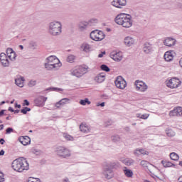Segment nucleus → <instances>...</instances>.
Masks as SVG:
<instances>
[{
  "label": "nucleus",
  "mask_w": 182,
  "mask_h": 182,
  "mask_svg": "<svg viewBox=\"0 0 182 182\" xmlns=\"http://www.w3.org/2000/svg\"><path fill=\"white\" fill-rule=\"evenodd\" d=\"M97 106H100L101 107H105V102L97 103Z\"/></svg>",
  "instance_id": "obj_56"
},
{
  "label": "nucleus",
  "mask_w": 182,
  "mask_h": 182,
  "mask_svg": "<svg viewBox=\"0 0 182 182\" xmlns=\"http://www.w3.org/2000/svg\"><path fill=\"white\" fill-rule=\"evenodd\" d=\"M166 136H168V137H174V136H176V132H174V131H173V129H166Z\"/></svg>",
  "instance_id": "obj_34"
},
{
  "label": "nucleus",
  "mask_w": 182,
  "mask_h": 182,
  "mask_svg": "<svg viewBox=\"0 0 182 182\" xmlns=\"http://www.w3.org/2000/svg\"><path fill=\"white\" fill-rule=\"evenodd\" d=\"M21 112L23 113V114H26L27 111H26V107H25L23 109H21Z\"/></svg>",
  "instance_id": "obj_55"
},
{
  "label": "nucleus",
  "mask_w": 182,
  "mask_h": 182,
  "mask_svg": "<svg viewBox=\"0 0 182 182\" xmlns=\"http://www.w3.org/2000/svg\"><path fill=\"white\" fill-rule=\"evenodd\" d=\"M127 1L126 0H113L112 5L115 8L122 9L123 6H126Z\"/></svg>",
  "instance_id": "obj_16"
},
{
  "label": "nucleus",
  "mask_w": 182,
  "mask_h": 182,
  "mask_svg": "<svg viewBox=\"0 0 182 182\" xmlns=\"http://www.w3.org/2000/svg\"><path fill=\"white\" fill-rule=\"evenodd\" d=\"M11 167L15 171L22 173V171H25V170H29V164L26 158L20 157L12 162Z\"/></svg>",
  "instance_id": "obj_1"
},
{
  "label": "nucleus",
  "mask_w": 182,
  "mask_h": 182,
  "mask_svg": "<svg viewBox=\"0 0 182 182\" xmlns=\"http://www.w3.org/2000/svg\"><path fill=\"white\" fill-rule=\"evenodd\" d=\"M170 159L171 160H173L174 161H178L180 156L178 154H176L175 152H172L170 154Z\"/></svg>",
  "instance_id": "obj_33"
},
{
  "label": "nucleus",
  "mask_w": 182,
  "mask_h": 182,
  "mask_svg": "<svg viewBox=\"0 0 182 182\" xmlns=\"http://www.w3.org/2000/svg\"><path fill=\"white\" fill-rule=\"evenodd\" d=\"M28 182H41L39 178H29Z\"/></svg>",
  "instance_id": "obj_45"
},
{
  "label": "nucleus",
  "mask_w": 182,
  "mask_h": 182,
  "mask_svg": "<svg viewBox=\"0 0 182 182\" xmlns=\"http://www.w3.org/2000/svg\"><path fill=\"white\" fill-rule=\"evenodd\" d=\"M55 152L59 157H63V159H67V157H70V150L65 147L64 146H58L55 148Z\"/></svg>",
  "instance_id": "obj_5"
},
{
  "label": "nucleus",
  "mask_w": 182,
  "mask_h": 182,
  "mask_svg": "<svg viewBox=\"0 0 182 182\" xmlns=\"http://www.w3.org/2000/svg\"><path fill=\"white\" fill-rule=\"evenodd\" d=\"M75 57L73 55H70L67 58V62H69L70 63H73L75 62Z\"/></svg>",
  "instance_id": "obj_38"
},
{
  "label": "nucleus",
  "mask_w": 182,
  "mask_h": 182,
  "mask_svg": "<svg viewBox=\"0 0 182 182\" xmlns=\"http://www.w3.org/2000/svg\"><path fill=\"white\" fill-rule=\"evenodd\" d=\"M14 52V50L11 48H8L6 49V56L8 57L9 55H11Z\"/></svg>",
  "instance_id": "obj_46"
},
{
  "label": "nucleus",
  "mask_w": 182,
  "mask_h": 182,
  "mask_svg": "<svg viewBox=\"0 0 182 182\" xmlns=\"http://www.w3.org/2000/svg\"><path fill=\"white\" fill-rule=\"evenodd\" d=\"M23 82H25V78H23V77H20L15 80V83L18 87H23Z\"/></svg>",
  "instance_id": "obj_25"
},
{
  "label": "nucleus",
  "mask_w": 182,
  "mask_h": 182,
  "mask_svg": "<svg viewBox=\"0 0 182 182\" xmlns=\"http://www.w3.org/2000/svg\"><path fill=\"white\" fill-rule=\"evenodd\" d=\"M81 50L85 52L86 53H89L92 50V46L89 45L87 43H84L80 46Z\"/></svg>",
  "instance_id": "obj_21"
},
{
  "label": "nucleus",
  "mask_w": 182,
  "mask_h": 182,
  "mask_svg": "<svg viewBox=\"0 0 182 182\" xmlns=\"http://www.w3.org/2000/svg\"><path fill=\"white\" fill-rule=\"evenodd\" d=\"M80 105H82V106H86V105H90V101H89V99L85 98V100H81L80 101Z\"/></svg>",
  "instance_id": "obj_36"
},
{
  "label": "nucleus",
  "mask_w": 182,
  "mask_h": 182,
  "mask_svg": "<svg viewBox=\"0 0 182 182\" xmlns=\"http://www.w3.org/2000/svg\"><path fill=\"white\" fill-rule=\"evenodd\" d=\"M164 59L166 62H171L173 60V55L171 52H166L164 54Z\"/></svg>",
  "instance_id": "obj_28"
},
{
  "label": "nucleus",
  "mask_w": 182,
  "mask_h": 182,
  "mask_svg": "<svg viewBox=\"0 0 182 182\" xmlns=\"http://www.w3.org/2000/svg\"><path fill=\"white\" fill-rule=\"evenodd\" d=\"M0 143L1 144H4L5 143V139H4V138L0 139Z\"/></svg>",
  "instance_id": "obj_61"
},
{
  "label": "nucleus",
  "mask_w": 182,
  "mask_h": 182,
  "mask_svg": "<svg viewBox=\"0 0 182 182\" xmlns=\"http://www.w3.org/2000/svg\"><path fill=\"white\" fill-rule=\"evenodd\" d=\"M178 181L182 182V176L178 178Z\"/></svg>",
  "instance_id": "obj_64"
},
{
  "label": "nucleus",
  "mask_w": 182,
  "mask_h": 182,
  "mask_svg": "<svg viewBox=\"0 0 182 182\" xmlns=\"http://www.w3.org/2000/svg\"><path fill=\"white\" fill-rule=\"evenodd\" d=\"M95 82L97 83H103L105 80H106V75H105V73H100L97 74L95 78H94Z\"/></svg>",
  "instance_id": "obj_17"
},
{
  "label": "nucleus",
  "mask_w": 182,
  "mask_h": 182,
  "mask_svg": "<svg viewBox=\"0 0 182 182\" xmlns=\"http://www.w3.org/2000/svg\"><path fill=\"white\" fill-rule=\"evenodd\" d=\"M12 132H14V129L11 127H9L6 129V134H11Z\"/></svg>",
  "instance_id": "obj_47"
},
{
  "label": "nucleus",
  "mask_w": 182,
  "mask_h": 182,
  "mask_svg": "<svg viewBox=\"0 0 182 182\" xmlns=\"http://www.w3.org/2000/svg\"><path fill=\"white\" fill-rule=\"evenodd\" d=\"M124 130H125V132H127V133H129V132H130V127H126L124 128Z\"/></svg>",
  "instance_id": "obj_60"
},
{
  "label": "nucleus",
  "mask_w": 182,
  "mask_h": 182,
  "mask_svg": "<svg viewBox=\"0 0 182 182\" xmlns=\"http://www.w3.org/2000/svg\"><path fill=\"white\" fill-rule=\"evenodd\" d=\"M88 25H89V23H87V21H80L78 23V28H79L80 31H85V29H86V28H87Z\"/></svg>",
  "instance_id": "obj_26"
},
{
  "label": "nucleus",
  "mask_w": 182,
  "mask_h": 182,
  "mask_svg": "<svg viewBox=\"0 0 182 182\" xmlns=\"http://www.w3.org/2000/svg\"><path fill=\"white\" fill-rule=\"evenodd\" d=\"M48 32L53 36H58L62 33V23L58 21H53L48 24Z\"/></svg>",
  "instance_id": "obj_2"
},
{
  "label": "nucleus",
  "mask_w": 182,
  "mask_h": 182,
  "mask_svg": "<svg viewBox=\"0 0 182 182\" xmlns=\"http://www.w3.org/2000/svg\"><path fill=\"white\" fill-rule=\"evenodd\" d=\"M116 163L107 164L105 163L103 166L102 174L107 180L113 178V170L110 167H114Z\"/></svg>",
  "instance_id": "obj_4"
},
{
  "label": "nucleus",
  "mask_w": 182,
  "mask_h": 182,
  "mask_svg": "<svg viewBox=\"0 0 182 182\" xmlns=\"http://www.w3.org/2000/svg\"><path fill=\"white\" fill-rule=\"evenodd\" d=\"M180 85H181V81L176 77L170 79L167 82V87L171 89H177Z\"/></svg>",
  "instance_id": "obj_8"
},
{
  "label": "nucleus",
  "mask_w": 182,
  "mask_h": 182,
  "mask_svg": "<svg viewBox=\"0 0 182 182\" xmlns=\"http://www.w3.org/2000/svg\"><path fill=\"white\" fill-rule=\"evenodd\" d=\"M141 119H143L144 120H146V119H149V114H141Z\"/></svg>",
  "instance_id": "obj_51"
},
{
  "label": "nucleus",
  "mask_w": 182,
  "mask_h": 182,
  "mask_svg": "<svg viewBox=\"0 0 182 182\" xmlns=\"http://www.w3.org/2000/svg\"><path fill=\"white\" fill-rule=\"evenodd\" d=\"M18 141H20L23 146H28V144H31V138L28 136H20Z\"/></svg>",
  "instance_id": "obj_19"
},
{
  "label": "nucleus",
  "mask_w": 182,
  "mask_h": 182,
  "mask_svg": "<svg viewBox=\"0 0 182 182\" xmlns=\"http://www.w3.org/2000/svg\"><path fill=\"white\" fill-rule=\"evenodd\" d=\"M48 100V97L43 96H38L34 100V103L36 106L39 107H43L45 106V102Z\"/></svg>",
  "instance_id": "obj_11"
},
{
  "label": "nucleus",
  "mask_w": 182,
  "mask_h": 182,
  "mask_svg": "<svg viewBox=\"0 0 182 182\" xmlns=\"http://www.w3.org/2000/svg\"><path fill=\"white\" fill-rule=\"evenodd\" d=\"M14 108H12V107H9V112H11V113H14Z\"/></svg>",
  "instance_id": "obj_59"
},
{
  "label": "nucleus",
  "mask_w": 182,
  "mask_h": 182,
  "mask_svg": "<svg viewBox=\"0 0 182 182\" xmlns=\"http://www.w3.org/2000/svg\"><path fill=\"white\" fill-rule=\"evenodd\" d=\"M123 28H131L133 25V21H132V16L129 14H125L124 17L122 24H121Z\"/></svg>",
  "instance_id": "obj_9"
},
{
  "label": "nucleus",
  "mask_w": 182,
  "mask_h": 182,
  "mask_svg": "<svg viewBox=\"0 0 182 182\" xmlns=\"http://www.w3.org/2000/svg\"><path fill=\"white\" fill-rule=\"evenodd\" d=\"M134 154L135 155V156H140V154H141V152H140V149H136L134 151Z\"/></svg>",
  "instance_id": "obj_50"
},
{
  "label": "nucleus",
  "mask_w": 182,
  "mask_h": 182,
  "mask_svg": "<svg viewBox=\"0 0 182 182\" xmlns=\"http://www.w3.org/2000/svg\"><path fill=\"white\" fill-rule=\"evenodd\" d=\"M44 66L47 70H52L53 69H56L58 68L56 65H54L53 64H50V63H45Z\"/></svg>",
  "instance_id": "obj_30"
},
{
  "label": "nucleus",
  "mask_w": 182,
  "mask_h": 182,
  "mask_svg": "<svg viewBox=\"0 0 182 182\" xmlns=\"http://www.w3.org/2000/svg\"><path fill=\"white\" fill-rule=\"evenodd\" d=\"M5 113V109H2L1 111H0V117H2V116H4Z\"/></svg>",
  "instance_id": "obj_58"
},
{
  "label": "nucleus",
  "mask_w": 182,
  "mask_h": 182,
  "mask_svg": "<svg viewBox=\"0 0 182 182\" xmlns=\"http://www.w3.org/2000/svg\"><path fill=\"white\" fill-rule=\"evenodd\" d=\"M9 59H10V60H12L13 62L14 60H16V53H15V51H14L11 55H9L8 56Z\"/></svg>",
  "instance_id": "obj_37"
},
{
  "label": "nucleus",
  "mask_w": 182,
  "mask_h": 182,
  "mask_svg": "<svg viewBox=\"0 0 182 182\" xmlns=\"http://www.w3.org/2000/svg\"><path fill=\"white\" fill-rule=\"evenodd\" d=\"M8 56L5 53H1L0 54V62L4 68L9 67V60H8Z\"/></svg>",
  "instance_id": "obj_12"
},
{
  "label": "nucleus",
  "mask_w": 182,
  "mask_h": 182,
  "mask_svg": "<svg viewBox=\"0 0 182 182\" xmlns=\"http://www.w3.org/2000/svg\"><path fill=\"white\" fill-rule=\"evenodd\" d=\"M105 33L102 31L95 30L92 31L90 34V37L92 41H95L96 42H100V41H103L105 38Z\"/></svg>",
  "instance_id": "obj_6"
},
{
  "label": "nucleus",
  "mask_w": 182,
  "mask_h": 182,
  "mask_svg": "<svg viewBox=\"0 0 182 182\" xmlns=\"http://www.w3.org/2000/svg\"><path fill=\"white\" fill-rule=\"evenodd\" d=\"M100 69L104 70V72H110V68H109V67L105 64L101 65Z\"/></svg>",
  "instance_id": "obj_39"
},
{
  "label": "nucleus",
  "mask_w": 182,
  "mask_h": 182,
  "mask_svg": "<svg viewBox=\"0 0 182 182\" xmlns=\"http://www.w3.org/2000/svg\"><path fill=\"white\" fill-rule=\"evenodd\" d=\"M114 83L118 89H122V90L127 86V82L122 76L117 77Z\"/></svg>",
  "instance_id": "obj_7"
},
{
  "label": "nucleus",
  "mask_w": 182,
  "mask_h": 182,
  "mask_svg": "<svg viewBox=\"0 0 182 182\" xmlns=\"http://www.w3.org/2000/svg\"><path fill=\"white\" fill-rule=\"evenodd\" d=\"M124 16H126V14H118L114 18L115 23H117V25H122L123 23Z\"/></svg>",
  "instance_id": "obj_20"
},
{
  "label": "nucleus",
  "mask_w": 182,
  "mask_h": 182,
  "mask_svg": "<svg viewBox=\"0 0 182 182\" xmlns=\"http://www.w3.org/2000/svg\"><path fill=\"white\" fill-rule=\"evenodd\" d=\"M80 130L82 133H90V127H89L86 124H81L80 125Z\"/></svg>",
  "instance_id": "obj_24"
},
{
  "label": "nucleus",
  "mask_w": 182,
  "mask_h": 182,
  "mask_svg": "<svg viewBox=\"0 0 182 182\" xmlns=\"http://www.w3.org/2000/svg\"><path fill=\"white\" fill-rule=\"evenodd\" d=\"M47 90H55V92H62V90L61 88H58V87H53V88H48L47 89Z\"/></svg>",
  "instance_id": "obj_49"
},
{
  "label": "nucleus",
  "mask_w": 182,
  "mask_h": 182,
  "mask_svg": "<svg viewBox=\"0 0 182 182\" xmlns=\"http://www.w3.org/2000/svg\"><path fill=\"white\" fill-rule=\"evenodd\" d=\"M124 43L127 46H133L134 45V38L132 36H127L124 38Z\"/></svg>",
  "instance_id": "obj_23"
},
{
  "label": "nucleus",
  "mask_w": 182,
  "mask_h": 182,
  "mask_svg": "<svg viewBox=\"0 0 182 182\" xmlns=\"http://www.w3.org/2000/svg\"><path fill=\"white\" fill-rule=\"evenodd\" d=\"M110 58L115 62H120L123 59V53L122 52L113 51L110 53Z\"/></svg>",
  "instance_id": "obj_13"
},
{
  "label": "nucleus",
  "mask_w": 182,
  "mask_h": 182,
  "mask_svg": "<svg viewBox=\"0 0 182 182\" xmlns=\"http://www.w3.org/2000/svg\"><path fill=\"white\" fill-rule=\"evenodd\" d=\"M29 101H28V100H24L23 106H29Z\"/></svg>",
  "instance_id": "obj_53"
},
{
  "label": "nucleus",
  "mask_w": 182,
  "mask_h": 182,
  "mask_svg": "<svg viewBox=\"0 0 182 182\" xmlns=\"http://www.w3.org/2000/svg\"><path fill=\"white\" fill-rule=\"evenodd\" d=\"M164 167H176V164L170 162V161H161Z\"/></svg>",
  "instance_id": "obj_31"
},
{
  "label": "nucleus",
  "mask_w": 182,
  "mask_h": 182,
  "mask_svg": "<svg viewBox=\"0 0 182 182\" xmlns=\"http://www.w3.org/2000/svg\"><path fill=\"white\" fill-rule=\"evenodd\" d=\"M139 151L141 153V154H143V156H149V151L143 149H139Z\"/></svg>",
  "instance_id": "obj_44"
},
{
  "label": "nucleus",
  "mask_w": 182,
  "mask_h": 182,
  "mask_svg": "<svg viewBox=\"0 0 182 182\" xmlns=\"http://www.w3.org/2000/svg\"><path fill=\"white\" fill-rule=\"evenodd\" d=\"M124 173L125 174L126 177H128V178L133 177V171L128 169L126 167L125 169H124Z\"/></svg>",
  "instance_id": "obj_32"
},
{
  "label": "nucleus",
  "mask_w": 182,
  "mask_h": 182,
  "mask_svg": "<svg viewBox=\"0 0 182 182\" xmlns=\"http://www.w3.org/2000/svg\"><path fill=\"white\" fill-rule=\"evenodd\" d=\"M122 162L125 164V166H132V164H134V160L130 159V158H127L125 159H122Z\"/></svg>",
  "instance_id": "obj_27"
},
{
  "label": "nucleus",
  "mask_w": 182,
  "mask_h": 182,
  "mask_svg": "<svg viewBox=\"0 0 182 182\" xmlns=\"http://www.w3.org/2000/svg\"><path fill=\"white\" fill-rule=\"evenodd\" d=\"M29 46L30 48H31V49H35V47L36 46V43L35 41H31L29 43Z\"/></svg>",
  "instance_id": "obj_48"
},
{
  "label": "nucleus",
  "mask_w": 182,
  "mask_h": 182,
  "mask_svg": "<svg viewBox=\"0 0 182 182\" xmlns=\"http://www.w3.org/2000/svg\"><path fill=\"white\" fill-rule=\"evenodd\" d=\"M179 65H180L181 68H182V58L179 60Z\"/></svg>",
  "instance_id": "obj_63"
},
{
  "label": "nucleus",
  "mask_w": 182,
  "mask_h": 182,
  "mask_svg": "<svg viewBox=\"0 0 182 182\" xmlns=\"http://www.w3.org/2000/svg\"><path fill=\"white\" fill-rule=\"evenodd\" d=\"M135 86L136 90H139V92H146V90H147V85L141 81L136 80L135 82Z\"/></svg>",
  "instance_id": "obj_15"
},
{
  "label": "nucleus",
  "mask_w": 182,
  "mask_h": 182,
  "mask_svg": "<svg viewBox=\"0 0 182 182\" xmlns=\"http://www.w3.org/2000/svg\"><path fill=\"white\" fill-rule=\"evenodd\" d=\"M169 116L170 117H173L174 116H177L178 117H180V116H182V107H177L174 108L173 110L169 112Z\"/></svg>",
  "instance_id": "obj_14"
},
{
  "label": "nucleus",
  "mask_w": 182,
  "mask_h": 182,
  "mask_svg": "<svg viewBox=\"0 0 182 182\" xmlns=\"http://www.w3.org/2000/svg\"><path fill=\"white\" fill-rule=\"evenodd\" d=\"M36 80H31L28 83V86H29V87H33V86H36Z\"/></svg>",
  "instance_id": "obj_41"
},
{
  "label": "nucleus",
  "mask_w": 182,
  "mask_h": 182,
  "mask_svg": "<svg viewBox=\"0 0 182 182\" xmlns=\"http://www.w3.org/2000/svg\"><path fill=\"white\" fill-rule=\"evenodd\" d=\"M46 62L51 65H54V66H57L58 68H60V66H61L62 65L60 64V61L59 60V59H58L55 55H50L47 58Z\"/></svg>",
  "instance_id": "obj_10"
},
{
  "label": "nucleus",
  "mask_w": 182,
  "mask_h": 182,
  "mask_svg": "<svg viewBox=\"0 0 182 182\" xmlns=\"http://www.w3.org/2000/svg\"><path fill=\"white\" fill-rule=\"evenodd\" d=\"M5 181V178H4V173L0 171V182H4Z\"/></svg>",
  "instance_id": "obj_52"
},
{
  "label": "nucleus",
  "mask_w": 182,
  "mask_h": 182,
  "mask_svg": "<svg viewBox=\"0 0 182 182\" xmlns=\"http://www.w3.org/2000/svg\"><path fill=\"white\" fill-rule=\"evenodd\" d=\"M60 106H62V103L60 102V101L55 103V107H57L58 109H59Z\"/></svg>",
  "instance_id": "obj_54"
},
{
  "label": "nucleus",
  "mask_w": 182,
  "mask_h": 182,
  "mask_svg": "<svg viewBox=\"0 0 182 182\" xmlns=\"http://www.w3.org/2000/svg\"><path fill=\"white\" fill-rule=\"evenodd\" d=\"M70 101V100L68 98H63L61 100H60L62 106L69 103Z\"/></svg>",
  "instance_id": "obj_42"
},
{
  "label": "nucleus",
  "mask_w": 182,
  "mask_h": 182,
  "mask_svg": "<svg viewBox=\"0 0 182 182\" xmlns=\"http://www.w3.org/2000/svg\"><path fill=\"white\" fill-rule=\"evenodd\" d=\"M176 39L171 37H168L164 41V44L165 45V46L171 47L176 45Z\"/></svg>",
  "instance_id": "obj_18"
},
{
  "label": "nucleus",
  "mask_w": 182,
  "mask_h": 182,
  "mask_svg": "<svg viewBox=\"0 0 182 182\" xmlns=\"http://www.w3.org/2000/svg\"><path fill=\"white\" fill-rule=\"evenodd\" d=\"M141 166L146 167L150 171V167H153V165L149 163V161L143 160L141 161Z\"/></svg>",
  "instance_id": "obj_29"
},
{
  "label": "nucleus",
  "mask_w": 182,
  "mask_h": 182,
  "mask_svg": "<svg viewBox=\"0 0 182 182\" xmlns=\"http://www.w3.org/2000/svg\"><path fill=\"white\" fill-rule=\"evenodd\" d=\"M87 67L77 65L72 68L70 72L72 76H75V77H82L83 75H86V73H87Z\"/></svg>",
  "instance_id": "obj_3"
},
{
  "label": "nucleus",
  "mask_w": 182,
  "mask_h": 182,
  "mask_svg": "<svg viewBox=\"0 0 182 182\" xmlns=\"http://www.w3.org/2000/svg\"><path fill=\"white\" fill-rule=\"evenodd\" d=\"M143 50L144 53H147V54L151 53V52H153V47L151 46L150 43H145L144 44Z\"/></svg>",
  "instance_id": "obj_22"
},
{
  "label": "nucleus",
  "mask_w": 182,
  "mask_h": 182,
  "mask_svg": "<svg viewBox=\"0 0 182 182\" xmlns=\"http://www.w3.org/2000/svg\"><path fill=\"white\" fill-rule=\"evenodd\" d=\"M63 137H65L68 141H73V136L66 134V133H64L63 134Z\"/></svg>",
  "instance_id": "obj_40"
},
{
  "label": "nucleus",
  "mask_w": 182,
  "mask_h": 182,
  "mask_svg": "<svg viewBox=\"0 0 182 182\" xmlns=\"http://www.w3.org/2000/svg\"><path fill=\"white\" fill-rule=\"evenodd\" d=\"M112 124H113V121L112 120H107L105 122V127H109V126H112Z\"/></svg>",
  "instance_id": "obj_43"
},
{
  "label": "nucleus",
  "mask_w": 182,
  "mask_h": 182,
  "mask_svg": "<svg viewBox=\"0 0 182 182\" xmlns=\"http://www.w3.org/2000/svg\"><path fill=\"white\" fill-rule=\"evenodd\" d=\"M122 138H120V136L119 135H113L111 136V140L113 141V143H117L120 141Z\"/></svg>",
  "instance_id": "obj_35"
},
{
  "label": "nucleus",
  "mask_w": 182,
  "mask_h": 182,
  "mask_svg": "<svg viewBox=\"0 0 182 182\" xmlns=\"http://www.w3.org/2000/svg\"><path fill=\"white\" fill-rule=\"evenodd\" d=\"M103 55H106V52L103 51L100 54L98 55V58H102Z\"/></svg>",
  "instance_id": "obj_57"
},
{
  "label": "nucleus",
  "mask_w": 182,
  "mask_h": 182,
  "mask_svg": "<svg viewBox=\"0 0 182 182\" xmlns=\"http://www.w3.org/2000/svg\"><path fill=\"white\" fill-rule=\"evenodd\" d=\"M63 182H70V181H69V178H65V179H63Z\"/></svg>",
  "instance_id": "obj_62"
}]
</instances>
